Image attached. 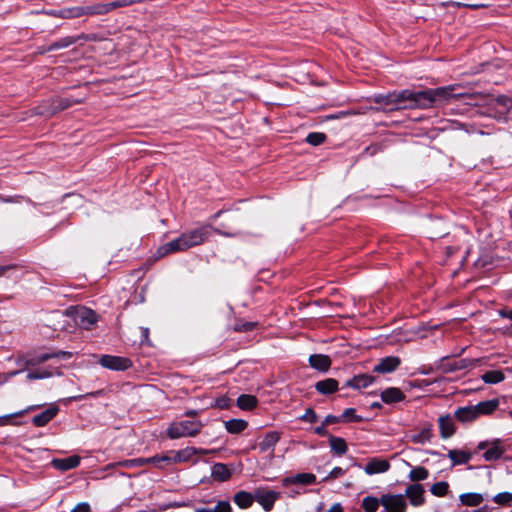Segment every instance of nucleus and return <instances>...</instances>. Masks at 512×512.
I'll return each instance as SVG.
<instances>
[{
	"label": "nucleus",
	"instance_id": "obj_25",
	"mask_svg": "<svg viewBox=\"0 0 512 512\" xmlns=\"http://www.w3.org/2000/svg\"><path fill=\"white\" fill-rule=\"evenodd\" d=\"M439 428L443 438H449L454 434L455 427L450 415L441 416L439 418Z\"/></svg>",
	"mask_w": 512,
	"mask_h": 512
},
{
	"label": "nucleus",
	"instance_id": "obj_29",
	"mask_svg": "<svg viewBox=\"0 0 512 512\" xmlns=\"http://www.w3.org/2000/svg\"><path fill=\"white\" fill-rule=\"evenodd\" d=\"M212 477L218 481H226L231 477V471L227 465L216 463L212 467Z\"/></svg>",
	"mask_w": 512,
	"mask_h": 512
},
{
	"label": "nucleus",
	"instance_id": "obj_24",
	"mask_svg": "<svg viewBox=\"0 0 512 512\" xmlns=\"http://www.w3.org/2000/svg\"><path fill=\"white\" fill-rule=\"evenodd\" d=\"M404 398L405 395L403 394V392L396 387L387 388L381 393V399L388 404L399 402Z\"/></svg>",
	"mask_w": 512,
	"mask_h": 512
},
{
	"label": "nucleus",
	"instance_id": "obj_15",
	"mask_svg": "<svg viewBox=\"0 0 512 512\" xmlns=\"http://www.w3.org/2000/svg\"><path fill=\"white\" fill-rule=\"evenodd\" d=\"M390 468V463L385 459L372 458L364 468V471L368 475L384 473Z\"/></svg>",
	"mask_w": 512,
	"mask_h": 512
},
{
	"label": "nucleus",
	"instance_id": "obj_23",
	"mask_svg": "<svg viewBox=\"0 0 512 512\" xmlns=\"http://www.w3.org/2000/svg\"><path fill=\"white\" fill-rule=\"evenodd\" d=\"M448 457L452 461L453 466H456L468 463L472 458V453L453 449L448 452Z\"/></svg>",
	"mask_w": 512,
	"mask_h": 512
},
{
	"label": "nucleus",
	"instance_id": "obj_49",
	"mask_svg": "<svg viewBox=\"0 0 512 512\" xmlns=\"http://www.w3.org/2000/svg\"><path fill=\"white\" fill-rule=\"evenodd\" d=\"M212 512H232L230 502L227 500L218 501Z\"/></svg>",
	"mask_w": 512,
	"mask_h": 512
},
{
	"label": "nucleus",
	"instance_id": "obj_7",
	"mask_svg": "<svg viewBox=\"0 0 512 512\" xmlns=\"http://www.w3.org/2000/svg\"><path fill=\"white\" fill-rule=\"evenodd\" d=\"M479 450H484L483 458L486 461H495L502 457L506 449L499 439L493 441H482L478 444Z\"/></svg>",
	"mask_w": 512,
	"mask_h": 512
},
{
	"label": "nucleus",
	"instance_id": "obj_35",
	"mask_svg": "<svg viewBox=\"0 0 512 512\" xmlns=\"http://www.w3.org/2000/svg\"><path fill=\"white\" fill-rule=\"evenodd\" d=\"M482 380L488 384H497L505 379L504 373L500 370H490L481 376Z\"/></svg>",
	"mask_w": 512,
	"mask_h": 512
},
{
	"label": "nucleus",
	"instance_id": "obj_14",
	"mask_svg": "<svg viewBox=\"0 0 512 512\" xmlns=\"http://www.w3.org/2000/svg\"><path fill=\"white\" fill-rule=\"evenodd\" d=\"M81 458L77 455H73L67 458H56L53 459L51 464L55 469L60 471H68L76 468L80 464Z\"/></svg>",
	"mask_w": 512,
	"mask_h": 512
},
{
	"label": "nucleus",
	"instance_id": "obj_12",
	"mask_svg": "<svg viewBox=\"0 0 512 512\" xmlns=\"http://www.w3.org/2000/svg\"><path fill=\"white\" fill-rule=\"evenodd\" d=\"M424 487L420 484H411L406 488L405 497L407 496L413 506H421L425 502Z\"/></svg>",
	"mask_w": 512,
	"mask_h": 512
},
{
	"label": "nucleus",
	"instance_id": "obj_64",
	"mask_svg": "<svg viewBox=\"0 0 512 512\" xmlns=\"http://www.w3.org/2000/svg\"><path fill=\"white\" fill-rule=\"evenodd\" d=\"M442 235H443V234H441V233H437V232H435V233H431V237H441Z\"/></svg>",
	"mask_w": 512,
	"mask_h": 512
},
{
	"label": "nucleus",
	"instance_id": "obj_58",
	"mask_svg": "<svg viewBox=\"0 0 512 512\" xmlns=\"http://www.w3.org/2000/svg\"><path fill=\"white\" fill-rule=\"evenodd\" d=\"M11 268L12 266H0V277H2L6 273V271H8Z\"/></svg>",
	"mask_w": 512,
	"mask_h": 512
},
{
	"label": "nucleus",
	"instance_id": "obj_2",
	"mask_svg": "<svg viewBox=\"0 0 512 512\" xmlns=\"http://www.w3.org/2000/svg\"><path fill=\"white\" fill-rule=\"evenodd\" d=\"M211 226H201L182 233L178 238L171 240L157 249L156 255L162 258L168 254L183 252L194 246L202 244L210 235Z\"/></svg>",
	"mask_w": 512,
	"mask_h": 512
},
{
	"label": "nucleus",
	"instance_id": "obj_59",
	"mask_svg": "<svg viewBox=\"0 0 512 512\" xmlns=\"http://www.w3.org/2000/svg\"><path fill=\"white\" fill-rule=\"evenodd\" d=\"M217 406L220 408H225L227 406L226 399H220L217 401Z\"/></svg>",
	"mask_w": 512,
	"mask_h": 512
},
{
	"label": "nucleus",
	"instance_id": "obj_40",
	"mask_svg": "<svg viewBox=\"0 0 512 512\" xmlns=\"http://www.w3.org/2000/svg\"><path fill=\"white\" fill-rule=\"evenodd\" d=\"M448 489H449L448 483L445 481H440V482L434 483L431 486L430 491L435 496L443 497L448 493Z\"/></svg>",
	"mask_w": 512,
	"mask_h": 512
},
{
	"label": "nucleus",
	"instance_id": "obj_38",
	"mask_svg": "<svg viewBox=\"0 0 512 512\" xmlns=\"http://www.w3.org/2000/svg\"><path fill=\"white\" fill-rule=\"evenodd\" d=\"M87 5L86 6H78L69 8L67 10H64L62 12L63 17L67 18H78L84 15H88V12H86Z\"/></svg>",
	"mask_w": 512,
	"mask_h": 512
},
{
	"label": "nucleus",
	"instance_id": "obj_1",
	"mask_svg": "<svg viewBox=\"0 0 512 512\" xmlns=\"http://www.w3.org/2000/svg\"><path fill=\"white\" fill-rule=\"evenodd\" d=\"M482 96L477 93L456 92L453 85L439 87L435 89H426L421 91L403 90L393 92L387 95H379L375 101L379 104L391 106L390 109H426L432 106L445 105L453 100H463L469 105H478Z\"/></svg>",
	"mask_w": 512,
	"mask_h": 512
},
{
	"label": "nucleus",
	"instance_id": "obj_3",
	"mask_svg": "<svg viewBox=\"0 0 512 512\" xmlns=\"http://www.w3.org/2000/svg\"><path fill=\"white\" fill-rule=\"evenodd\" d=\"M203 426V423L199 420H181L173 422L167 428V436L170 439L195 437L201 432Z\"/></svg>",
	"mask_w": 512,
	"mask_h": 512
},
{
	"label": "nucleus",
	"instance_id": "obj_45",
	"mask_svg": "<svg viewBox=\"0 0 512 512\" xmlns=\"http://www.w3.org/2000/svg\"><path fill=\"white\" fill-rule=\"evenodd\" d=\"M494 502L499 505H506L509 504L512 501V493L509 492H502L498 493L493 498Z\"/></svg>",
	"mask_w": 512,
	"mask_h": 512
},
{
	"label": "nucleus",
	"instance_id": "obj_46",
	"mask_svg": "<svg viewBox=\"0 0 512 512\" xmlns=\"http://www.w3.org/2000/svg\"><path fill=\"white\" fill-rule=\"evenodd\" d=\"M341 420L360 422L362 420V418L360 416L355 415L354 408H347L344 410V412L341 416Z\"/></svg>",
	"mask_w": 512,
	"mask_h": 512
},
{
	"label": "nucleus",
	"instance_id": "obj_31",
	"mask_svg": "<svg viewBox=\"0 0 512 512\" xmlns=\"http://www.w3.org/2000/svg\"><path fill=\"white\" fill-rule=\"evenodd\" d=\"M459 498L461 503L467 506H478L484 500L483 495L479 493H464Z\"/></svg>",
	"mask_w": 512,
	"mask_h": 512
},
{
	"label": "nucleus",
	"instance_id": "obj_42",
	"mask_svg": "<svg viewBox=\"0 0 512 512\" xmlns=\"http://www.w3.org/2000/svg\"><path fill=\"white\" fill-rule=\"evenodd\" d=\"M138 2H139V0H116V1L106 3L107 13H109L110 11H112L114 9L126 7V6H129L132 4H136Z\"/></svg>",
	"mask_w": 512,
	"mask_h": 512
},
{
	"label": "nucleus",
	"instance_id": "obj_11",
	"mask_svg": "<svg viewBox=\"0 0 512 512\" xmlns=\"http://www.w3.org/2000/svg\"><path fill=\"white\" fill-rule=\"evenodd\" d=\"M213 452H214V450H208V449H202V448L198 449L195 447H186V448L174 453V456L172 457L173 463L186 462V461L190 460L192 458V456H194L196 454L207 455V454H210Z\"/></svg>",
	"mask_w": 512,
	"mask_h": 512
},
{
	"label": "nucleus",
	"instance_id": "obj_21",
	"mask_svg": "<svg viewBox=\"0 0 512 512\" xmlns=\"http://www.w3.org/2000/svg\"><path fill=\"white\" fill-rule=\"evenodd\" d=\"M374 381V377L367 374H360L346 382L347 387L362 389L368 387Z\"/></svg>",
	"mask_w": 512,
	"mask_h": 512
},
{
	"label": "nucleus",
	"instance_id": "obj_50",
	"mask_svg": "<svg viewBox=\"0 0 512 512\" xmlns=\"http://www.w3.org/2000/svg\"><path fill=\"white\" fill-rule=\"evenodd\" d=\"M300 419L309 423H315L318 417L312 408H308L305 414L300 417Z\"/></svg>",
	"mask_w": 512,
	"mask_h": 512
},
{
	"label": "nucleus",
	"instance_id": "obj_19",
	"mask_svg": "<svg viewBox=\"0 0 512 512\" xmlns=\"http://www.w3.org/2000/svg\"><path fill=\"white\" fill-rule=\"evenodd\" d=\"M473 406L475 408L477 417H479L481 415H490L498 408L499 400L491 399V400L480 402Z\"/></svg>",
	"mask_w": 512,
	"mask_h": 512
},
{
	"label": "nucleus",
	"instance_id": "obj_32",
	"mask_svg": "<svg viewBox=\"0 0 512 512\" xmlns=\"http://www.w3.org/2000/svg\"><path fill=\"white\" fill-rule=\"evenodd\" d=\"M257 405V398L253 395L243 394L237 399V406L242 410H251Z\"/></svg>",
	"mask_w": 512,
	"mask_h": 512
},
{
	"label": "nucleus",
	"instance_id": "obj_9",
	"mask_svg": "<svg viewBox=\"0 0 512 512\" xmlns=\"http://www.w3.org/2000/svg\"><path fill=\"white\" fill-rule=\"evenodd\" d=\"M99 363L107 369L115 371H124L132 366L130 359L120 356L103 355L101 356Z\"/></svg>",
	"mask_w": 512,
	"mask_h": 512
},
{
	"label": "nucleus",
	"instance_id": "obj_34",
	"mask_svg": "<svg viewBox=\"0 0 512 512\" xmlns=\"http://www.w3.org/2000/svg\"><path fill=\"white\" fill-rule=\"evenodd\" d=\"M71 356H72V353L66 352V351H60L55 354L42 353V354L38 355L37 357H35L34 359H32L31 363L32 364H40V363L46 362L47 360L54 358V357H62L64 359H69V358H71Z\"/></svg>",
	"mask_w": 512,
	"mask_h": 512
},
{
	"label": "nucleus",
	"instance_id": "obj_13",
	"mask_svg": "<svg viewBox=\"0 0 512 512\" xmlns=\"http://www.w3.org/2000/svg\"><path fill=\"white\" fill-rule=\"evenodd\" d=\"M401 360L396 356H388L380 359L377 365L374 366L373 371L377 373H390L398 368Z\"/></svg>",
	"mask_w": 512,
	"mask_h": 512
},
{
	"label": "nucleus",
	"instance_id": "obj_17",
	"mask_svg": "<svg viewBox=\"0 0 512 512\" xmlns=\"http://www.w3.org/2000/svg\"><path fill=\"white\" fill-rule=\"evenodd\" d=\"M316 481V476L312 473H300L295 476L286 477L282 479L283 486H289L291 484H302L308 485L313 484Z\"/></svg>",
	"mask_w": 512,
	"mask_h": 512
},
{
	"label": "nucleus",
	"instance_id": "obj_48",
	"mask_svg": "<svg viewBox=\"0 0 512 512\" xmlns=\"http://www.w3.org/2000/svg\"><path fill=\"white\" fill-rule=\"evenodd\" d=\"M430 438H431V429L427 428V429H423L421 431V433H419L418 435H414L412 437V440L415 443H423L425 441H429Z\"/></svg>",
	"mask_w": 512,
	"mask_h": 512
},
{
	"label": "nucleus",
	"instance_id": "obj_6",
	"mask_svg": "<svg viewBox=\"0 0 512 512\" xmlns=\"http://www.w3.org/2000/svg\"><path fill=\"white\" fill-rule=\"evenodd\" d=\"M77 325L90 329L98 320L96 313L86 307H76L69 311Z\"/></svg>",
	"mask_w": 512,
	"mask_h": 512
},
{
	"label": "nucleus",
	"instance_id": "obj_60",
	"mask_svg": "<svg viewBox=\"0 0 512 512\" xmlns=\"http://www.w3.org/2000/svg\"><path fill=\"white\" fill-rule=\"evenodd\" d=\"M197 414H198V413H197V411H196V410H190V411H187V412L185 413V415H186V416H188V417H194V416H196Z\"/></svg>",
	"mask_w": 512,
	"mask_h": 512
},
{
	"label": "nucleus",
	"instance_id": "obj_55",
	"mask_svg": "<svg viewBox=\"0 0 512 512\" xmlns=\"http://www.w3.org/2000/svg\"><path fill=\"white\" fill-rule=\"evenodd\" d=\"M326 427H327V425H324V422H323L322 425H320L314 429V432L320 436H330Z\"/></svg>",
	"mask_w": 512,
	"mask_h": 512
},
{
	"label": "nucleus",
	"instance_id": "obj_33",
	"mask_svg": "<svg viewBox=\"0 0 512 512\" xmlns=\"http://www.w3.org/2000/svg\"><path fill=\"white\" fill-rule=\"evenodd\" d=\"M329 444L332 451L338 455H343L347 452V444L343 438L330 435Z\"/></svg>",
	"mask_w": 512,
	"mask_h": 512
},
{
	"label": "nucleus",
	"instance_id": "obj_26",
	"mask_svg": "<svg viewBox=\"0 0 512 512\" xmlns=\"http://www.w3.org/2000/svg\"><path fill=\"white\" fill-rule=\"evenodd\" d=\"M233 500L239 508L247 509L252 506L255 499L254 494L246 491H239L234 495Z\"/></svg>",
	"mask_w": 512,
	"mask_h": 512
},
{
	"label": "nucleus",
	"instance_id": "obj_8",
	"mask_svg": "<svg viewBox=\"0 0 512 512\" xmlns=\"http://www.w3.org/2000/svg\"><path fill=\"white\" fill-rule=\"evenodd\" d=\"M280 496V492L268 490L266 488H257L254 491L255 501L258 502L266 512L273 509L275 501L279 499Z\"/></svg>",
	"mask_w": 512,
	"mask_h": 512
},
{
	"label": "nucleus",
	"instance_id": "obj_53",
	"mask_svg": "<svg viewBox=\"0 0 512 512\" xmlns=\"http://www.w3.org/2000/svg\"><path fill=\"white\" fill-rule=\"evenodd\" d=\"M499 316L502 318H507L512 321V307H505L498 312Z\"/></svg>",
	"mask_w": 512,
	"mask_h": 512
},
{
	"label": "nucleus",
	"instance_id": "obj_63",
	"mask_svg": "<svg viewBox=\"0 0 512 512\" xmlns=\"http://www.w3.org/2000/svg\"><path fill=\"white\" fill-rule=\"evenodd\" d=\"M13 415L3 417L2 424H7Z\"/></svg>",
	"mask_w": 512,
	"mask_h": 512
},
{
	"label": "nucleus",
	"instance_id": "obj_37",
	"mask_svg": "<svg viewBox=\"0 0 512 512\" xmlns=\"http://www.w3.org/2000/svg\"><path fill=\"white\" fill-rule=\"evenodd\" d=\"M429 475L428 470L425 467L418 466L413 468L409 473V479L411 481H422L427 479Z\"/></svg>",
	"mask_w": 512,
	"mask_h": 512
},
{
	"label": "nucleus",
	"instance_id": "obj_44",
	"mask_svg": "<svg viewBox=\"0 0 512 512\" xmlns=\"http://www.w3.org/2000/svg\"><path fill=\"white\" fill-rule=\"evenodd\" d=\"M52 375H53V372L50 370H37V371L29 372L27 374V378L29 380H35V379L48 378V377H51Z\"/></svg>",
	"mask_w": 512,
	"mask_h": 512
},
{
	"label": "nucleus",
	"instance_id": "obj_4",
	"mask_svg": "<svg viewBox=\"0 0 512 512\" xmlns=\"http://www.w3.org/2000/svg\"><path fill=\"white\" fill-rule=\"evenodd\" d=\"M78 103H80V101L72 100L70 98H50L36 106L34 108V113L40 116L51 117Z\"/></svg>",
	"mask_w": 512,
	"mask_h": 512
},
{
	"label": "nucleus",
	"instance_id": "obj_16",
	"mask_svg": "<svg viewBox=\"0 0 512 512\" xmlns=\"http://www.w3.org/2000/svg\"><path fill=\"white\" fill-rule=\"evenodd\" d=\"M280 440V433L276 431H271L263 436V438L258 442L257 447L259 448L261 453H265L271 449L278 443Z\"/></svg>",
	"mask_w": 512,
	"mask_h": 512
},
{
	"label": "nucleus",
	"instance_id": "obj_52",
	"mask_svg": "<svg viewBox=\"0 0 512 512\" xmlns=\"http://www.w3.org/2000/svg\"><path fill=\"white\" fill-rule=\"evenodd\" d=\"M345 473V470L342 469L341 467H335L330 473L329 475L325 478L326 480L327 479H335V478H338L342 475H344Z\"/></svg>",
	"mask_w": 512,
	"mask_h": 512
},
{
	"label": "nucleus",
	"instance_id": "obj_36",
	"mask_svg": "<svg viewBox=\"0 0 512 512\" xmlns=\"http://www.w3.org/2000/svg\"><path fill=\"white\" fill-rule=\"evenodd\" d=\"M379 505H381L380 499L376 497L367 496L362 500V507L365 512H376Z\"/></svg>",
	"mask_w": 512,
	"mask_h": 512
},
{
	"label": "nucleus",
	"instance_id": "obj_28",
	"mask_svg": "<svg viewBox=\"0 0 512 512\" xmlns=\"http://www.w3.org/2000/svg\"><path fill=\"white\" fill-rule=\"evenodd\" d=\"M80 39H87V37L83 34L79 35V36H67V37H64V38L52 43L48 47L47 50L52 51V50H56V49L66 48V47L76 43Z\"/></svg>",
	"mask_w": 512,
	"mask_h": 512
},
{
	"label": "nucleus",
	"instance_id": "obj_39",
	"mask_svg": "<svg viewBox=\"0 0 512 512\" xmlns=\"http://www.w3.org/2000/svg\"><path fill=\"white\" fill-rule=\"evenodd\" d=\"M141 462H143V463H153L157 467L162 468L164 466V464L173 463V458L170 457V456H167V455L154 456V457H150V458L141 460Z\"/></svg>",
	"mask_w": 512,
	"mask_h": 512
},
{
	"label": "nucleus",
	"instance_id": "obj_43",
	"mask_svg": "<svg viewBox=\"0 0 512 512\" xmlns=\"http://www.w3.org/2000/svg\"><path fill=\"white\" fill-rule=\"evenodd\" d=\"M325 140H326V135L321 132H312V133H309L306 137V141L313 146H318V145L324 143Z\"/></svg>",
	"mask_w": 512,
	"mask_h": 512
},
{
	"label": "nucleus",
	"instance_id": "obj_54",
	"mask_svg": "<svg viewBox=\"0 0 512 512\" xmlns=\"http://www.w3.org/2000/svg\"><path fill=\"white\" fill-rule=\"evenodd\" d=\"M341 421V417H337V416H334V415H327L324 419V425H330V424H334V423H338Z\"/></svg>",
	"mask_w": 512,
	"mask_h": 512
},
{
	"label": "nucleus",
	"instance_id": "obj_51",
	"mask_svg": "<svg viewBox=\"0 0 512 512\" xmlns=\"http://www.w3.org/2000/svg\"><path fill=\"white\" fill-rule=\"evenodd\" d=\"M71 512H91L90 505L86 502H81L77 504Z\"/></svg>",
	"mask_w": 512,
	"mask_h": 512
},
{
	"label": "nucleus",
	"instance_id": "obj_41",
	"mask_svg": "<svg viewBox=\"0 0 512 512\" xmlns=\"http://www.w3.org/2000/svg\"><path fill=\"white\" fill-rule=\"evenodd\" d=\"M86 12H88V15L107 14L106 3L97 2V3L87 5Z\"/></svg>",
	"mask_w": 512,
	"mask_h": 512
},
{
	"label": "nucleus",
	"instance_id": "obj_18",
	"mask_svg": "<svg viewBox=\"0 0 512 512\" xmlns=\"http://www.w3.org/2000/svg\"><path fill=\"white\" fill-rule=\"evenodd\" d=\"M309 364L316 370L326 372L331 366V359L324 354H313L309 357Z\"/></svg>",
	"mask_w": 512,
	"mask_h": 512
},
{
	"label": "nucleus",
	"instance_id": "obj_10",
	"mask_svg": "<svg viewBox=\"0 0 512 512\" xmlns=\"http://www.w3.org/2000/svg\"><path fill=\"white\" fill-rule=\"evenodd\" d=\"M478 362L479 359H461L451 362L448 357H445L441 360L440 368L443 372L448 373L471 368Z\"/></svg>",
	"mask_w": 512,
	"mask_h": 512
},
{
	"label": "nucleus",
	"instance_id": "obj_47",
	"mask_svg": "<svg viewBox=\"0 0 512 512\" xmlns=\"http://www.w3.org/2000/svg\"><path fill=\"white\" fill-rule=\"evenodd\" d=\"M255 326V322L238 321L234 326V330L239 332H247L253 330Z\"/></svg>",
	"mask_w": 512,
	"mask_h": 512
},
{
	"label": "nucleus",
	"instance_id": "obj_5",
	"mask_svg": "<svg viewBox=\"0 0 512 512\" xmlns=\"http://www.w3.org/2000/svg\"><path fill=\"white\" fill-rule=\"evenodd\" d=\"M380 502L385 512H406L407 503L403 494H384Z\"/></svg>",
	"mask_w": 512,
	"mask_h": 512
},
{
	"label": "nucleus",
	"instance_id": "obj_22",
	"mask_svg": "<svg viewBox=\"0 0 512 512\" xmlns=\"http://www.w3.org/2000/svg\"><path fill=\"white\" fill-rule=\"evenodd\" d=\"M455 418L463 423L472 422L477 419L474 406L460 407L455 411Z\"/></svg>",
	"mask_w": 512,
	"mask_h": 512
},
{
	"label": "nucleus",
	"instance_id": "obj_27",
	"mask_svg": "<svg viewBox=\"0 0 512 512\" xmlns=\"http://www.w3.org/2000/svg\"><path fill=\"white\" fill-rule=\"evenodd\" d=\"M315 389L321 394H331L338 389V382L333 378L318 381L315 384Z\"/></svg>",
	"mask_w": 512,
	"mask_h": 512
},
{
	"label": "nucleus",
	"instance_id": "obj_57",
	"mask_svg": "<svg viewBox=\"0 0 512 512\" xmlns=\"http://www.w3.org/2000/svg\"><path fill=\"white\" fill-rule=\"evenodd\" d=\"M452 5L453 6H457V7L466 6V7H470V8H474V9L482 7V5H469V4H462V3H459V2H453Z\"/></svg>",
	"mask_w": 512,
	"mask_h": 512
},
{
	"label": "nucleus",
	"instance_id": "obj_62",
	"mask_svg": "<svg viewBox=\"0 0 512 512\" xmlns=\"http://www.w3.org/2000/svg\"><path fill=\"white\" fill-rule=\"evenodd\" d=\"M0 200L3 201V202H14L15 201L14 198H11V197L10 198H3L1 196H0Z\"/></svg>",
	"mask_w": 512,
	"mask_h": 512
},
{
	"label": "nucleus",
	"instance_id": "obj_30",
	"mask_svg": "<svg viewBox=\"0 0 512 512\" xmlns=\"http://www.w3.org/2000/svg\"><path fill=\"white\" fill-rule=\"evenodd\" d=\"M248 423L242 419H231L225 422L226 430L231 434H239L244 431Z\"/></svg>",
	"mask_w": 512,
	"mask_h": 512
},
{
	"label": "nucleus",
	"instance_id": "obj_61",
	"mask_svg": "<svg viewBox=\"0 0 512 512\" xmlns=\"http://www.w3.org/2000/svg\"><path fill=\"white\" fill-rule=\"evenodd\" d=\"M195 512H212V508H208V507L198 508V509H196Z\"/></svg>",
	"mask_w": 512,
	"mask_h": 512
},
{
	"label": "nucleus",
	"instance_id": "obj_56",
	"mask_svg": "<svg viewBox=\"0 0 512 512\" xmlns=\"http://www.w3.org/2000/svg\"><path fill=\"white\" fill-rule=\"evenodd\" d=\"M328 512H343V508L339 503H336L328 510Z\"/></svg>",
	"mask_w": 512,
	"mask_h": 512
},
{
	"label": "nucleus",
	"instance_id": "obj_20",
	"mask_svg": "<svg viewBox=\"0 0 512 512\" xmlns=\"http://www.w3.org/2000/svg\"><path fill=\"white\" fill-rule=\"evenodd\" d=\"M58 413L56 406L49 407L42 413L33 417L32 422L37 427L45 426L50 420H52Z\"/></svg>",
	"mask_w": 512,
	"mask_h": 512
}]
</instances>
